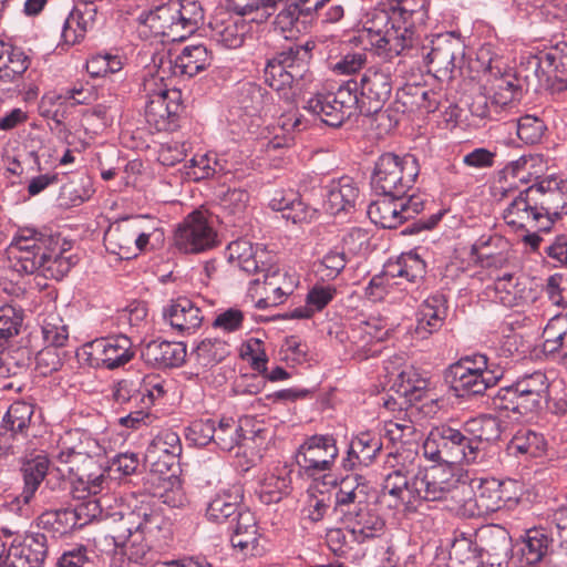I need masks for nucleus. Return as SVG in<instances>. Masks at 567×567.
<instances>
[{
  "label": "nucleus",
  "mask_w": 567,
  "mask_h": 567,
  "mask_svg": "<svg viewBox=\"0 0 567 567\" xmlns=\"http://www.w3.org/2000/svg\"><path fill=\"white\" fill-rule=\"evenodd\" d=\"M315 47L316 43L313 41H307L305 44H292L278 52L274 58L269 59V61L279 64L282 69L292 73L295 78L302 80L309 72V64Z\"/></svg>",
  "instance_id": "obj_37"
},
{
  "label": "nucleus",
  "mask_w": 567,
  "mask_h": 567,
  "mask_svg": "<svg viewBox=\"0 0 567 567\" xmlns=\"http://www.w3.org/2000/svg\"><path fill=\"white\" fill-rule=\"evenodd\" d=\"M181 454L182 442L179 435L171 429H165L159 431L150 442L144 460L152 473L176 478Z\"/></svg>",
  "instance_id": "obj_14"
},
{
  "label": "nucleus",
  "mask_w": 567,
  "mask_h": 567,
  "mask_svg": "<svg viewBox=\"0 0 567 567\" xmlns=\"http://www.w3.org/2000/svg\"><path fill=\"white\" fill-rule=\"evenodd\" d=\"M419 173L420 166L415 156L384 153L374 164L371 185L379 195L409 197L408 192L413 187Z\"/></svg>",
  "instance_id": "obj_3"
},
{
  "label": "nucleus",
  "mask_w": 567,
  "mask_h": 567,
  "mask_svg": "<svg viewBox=\"0 0 567 567\" xmlns=\"http://www.w3.org/2000/svg\"><path fill=\"white\" fill-rule=\"evenodd\" d=\"M546 449L544 436L529 429H522L513 436L508 443V451L515 456L526 455L538 457L543 455Z\"/></svg>",
  "instance_id": "obj_51"
},
{
  "label": "nucleus",
  "mask_w": 567,
  "mask_h": 567,
  "mask_svg": "<svg viewBox=\"0 0 567 567\" xmlns=\"http://www.w3.org/2000/svg\"><path fill=\"white\" fill-rule=\"evenodd\" d=\"M484 368L476 367L472 357H462L457 362L450 365L453 389L458 396L481 395L495 385L503 377L502 369L489 370L487 368L488 357H481Z\"/></svg>",
  "instance_id": "obj_10"
},
{
  "label": "nucleus",
  "mask_w": 567,
  "mask_h": 567,
  "mask_svg": "<svg viewBox=\"0 0 567 567\" xmlns=\"http://www.w3.org/2000/svg\"><path fill=\"white\" fill-rule=\"evenodd\" d=\"M78 498H83V502L78 504L72 512L76 522H79V528L87 525L94 519H103V508L101 501L97 497L79 494Z\"/></svg>",
  "instance_id": "obj_61"
},
{
  "label": "nucleus",
  "mask_w": 567,
  "mask_h": 567,
  "mask_svg": "<svg viewBox=\"0 0 567 567\" xmlns=\"http://www.w3.org/2000/svg\"><path fill=\"white\" fill-rule=\"evenodd\" d=\"M275 212H281L282 218L293 224L301 223L306 218L303 204L295 198H286L281 192H277L269 202Z\"/></svg>",
  "instance_id": "obj_56"
},
{
  "label": "nucleus",
  "mask_w": 567,
  "mask_h": 567,
  "mask_svg": "<svg viewBox=\"0 0 567 567\" xmlns=\"http://www.w3.org/2000/svg\"><path fill=\"white\" fill-rule=\"evenodd\" d=\"M244 489L240 485H234L216 494L208 503L206 516L208 520L220 524L228 523L237 512L245 507L243 503Z\"/></svg>",
  "instance_id": "obj_34"
},
{
  "label": "nucleus",
  "mask_w": 567,
  "mask_h": 567,
  "mask_svg": "<svg viewBox=\"0 0 567 567\" xmlns=\"http://www.w3.org/2000/svg\"><path fill=\"white\" fill-rule=\"evenodd\" d=\"M40 522L44 528L59 536H64L79 528V522H76L72 508L45 512L40 516Z\"/></svg>",
  "instance_id": "obj_52"
},
{
  "label": "nucleus",
  "mask_w": 567,
  "mask_h": 567,
  "mask_svg": "<svg viewBox=\"0 0 567 567\" xmlns=\"http://www.w3.org/2000/svg\"><path fill=\"white\" fill-rule=\"evenodd\" d=\"M137 533L142 536V544L152 551V544L165 542L172 535V523L163 513L148 502H141L136 505Z\"/></svg>",
  "instance_id": "obj_29"
},
{
  "label": "nucleus",
  "mask_w": 567,
  "mask_h": 567,
  "mask_svg": "<svg viewBox=\"0 0 567 567\" xmlns=\"http://www.w3.org/2000/svg\"><path fill=\"white\" fill-rule=\"evenodd\" d=\"M470 112L473 116L482 120H498L502 109L491 101L486 90H481L475 94L470 104Z\"/></svg>",
  "instance_id": "obj_63"
},
{
  "label": "nucleus",
  "mask_w": 567,
  "mask_h": 567,
  "mask_svg": "<svg viewBox=\"0 0 567 567\" xmlns=\"http://www.w3.org/2000/svg\"><path fill=\"white\" fill-rule=\"evenodd\" d=\"M333 499L331 514L338 523L368 505V485L363 476L352 475L342 478L334 487Z\"/></svg>",
  "instance_id": "obj_20"
},
{
  "label": "nucleus",
  "mask_w": 567,
  "mask_h": 567,
  "mask_svg": "<svg viewBox=\"0 0 567 567\" xmlns=\"http://www.w3.org/2000/svg\"><path fill=\"white\" fill-rule=\"evenodd\" d=\"M474 496L463 504V515L467 517H482L502 508H512L517 505L520 487L512 478L497 480L484 477L472 481Z\"/></svg>",
  "instance_id": "obj_4"
},
{
  "label": "nucleus",
  "mask_w": 567,
  "mask_h": 567,
  "mask_svg": "<svg viewBox=\"0 0 567 567\" xmlns=\"http://www.w3.org/2000/svg\"><path fill=\"white\" fill-rule=\"evenodd\" d=\"M174 243L181 251L197 254L215 246L216 233L202 212H193L176 229Z\"/></svg>",
  "instance_id": "obj_18"
},
{
  "label": "nucleus",
  "mask_w": 567,
  "mask_h": 567,
  "mask_svg": "<svg viewBox=\"0 0 567 567\" xmlns=\"http://www.w3.org/2000/svg\"><path fill=\"white\" fill-rule=\"evenodd\" d=\"M544 130V122L534 115H525L517 121V136L527 144L537 143Z\"/></svg>",
  "instance_id": "obj_64"
},
{
  "label": "nucleus",
  "mask_w": 567,
  "mask_h": 567,
  "mask_svg": "<svg viewBox=\"0 0 567 567\" xmlns=\"http://www.w3.org/2000/svg\"><path fill=\"white\" fill-rule=\"evenodd\" d=\"M384 435L392 443L408 444L415 440L417 430L410 419L390 420L384 423Z\"/></svg>",
  "instance_id": "obj_58"
},
{
  "label": "nucleus",
  "mask_w": 567,
  "mask_h": 567,
  "mask_svg": "<svg viewBox=\"0 0 567 567\" xmlns=\"http://www.w3.org/2000/svg\"><path fill=\"white\" fill-rule=\"evenodd\" d=\"M514 384L516 385L518 393L527 391L544 399H547L548 396L549 382L546 374L542 371L525 374L517 379Z\"/></svg>",
  "instance_id": "obj_62"
},
{
  "label": "nucleus",
  "mask_w": 567,
  "mask_h": 567,
  "mask_svg": "<svg viewBox=\"0 0 567 567\" xmlns=\"http://www.w3.org/2000/svg\"><path fill=\"white\" fill-rule=\"evenodd\" d=\"M337 456L336 439L329 434H316L300 445L296 462L308 475L315 476L330 470Z\"/></svg>",
  "instance_id": "obj_17"
},
{
  "label": "nucleus",
  "mask_w": 567,
  "mask_h": 567,
  "mask_svg": "<svg viewBox=\"0 0 567 567\" xmlns=\"http://www.w3.org/2000/svg\"><path fill=\"white\" fill-rule=\"evenodd\" d=\"M45 255V260H43L39 272L43 277L54 280L64 278L78 262L75 255L71 254L69 249L59 248L54 240L52 244H47Z\"/></svg>",
  "instance_id": "obj_40"
},
{
  "label": "nucleus",
  "mask_w": 567,
  "mask_h": 567,
  "mask_svg": "<svg viewBox=\"0 0 567 567\" xmlns=\"http://www.w3.org/2000/svg\"><path fill=\"white\" fill-rule=\"evenodd\" d=\"M48 538L42 533H31L19 544L13 540L9 548V567H42L48 556Z\"/></svg>",
  "instance_id": "obj_30"
},
{
  "label": "nucleus",
  "mask_w": 567,
  "mask_h": 567,
  "mask_svg": "<svg viewBox=\"0 0 567 567\" xmlns=\"http://www.w3.org/2000/svg\"><path fill=\"white\" fill-rule=\"evenodd\" d=\"M210 39L226 49H238L252 38L250 22L227 12L216 14L209 22Z\"/></svg>",
  "instance_id": "obj_23"
},
{
  "label": "nucleus",
  "mask_w": 567,
  "mask_h": 567,
  "mask_svg": "<svg viewBox=\"0 0 567 567\" xmlns=\"http://www.w3.org/2000/svg\"><path fill=\"white\" fill-rule=\"evenodd\" d=\"M163 316L173 329L181 332L194 331L199 328L203 322L200 309L187 297L173 299L171 303L164 308Z\"/></svg>",
  "instance_id": "obj_32"
},
{
  "label": "nucleus",
  "mask_w": 567,
  "mask_h": 567,
  "mask_svg": "<svg viewBox=\"0 0 567 567\" xmlns=\"http://www.w3.org/2000/svg\"><path fill=\"white\" fill-rule=\"evenodd\" d=\"M264 78L265 82L278 93L280 99L286 102H292L295 100V86L300 81L299 78H295L292 73H289L286 69H282V66L269 60L264 71Z\"/></svg>",
  "instance_id": "obj_46"
},
{
  "label": "nucleus",
  "mask_w": 567,
  "mask_h": 567,
  "mask_svg": "<svg viewBox=\"0 0 567 567\" xmlns=\"http://www.w3.org/2000/svg\"><path fill=\"white\" fill-rule=\"evenodd\" d=\"M426 266L423 259L414 252L401 255L396 261L386 265L384 275L391 278H402L411 284H419L424 279Z\"/></svg>",
  "instance_id": "obj_43"
},
{
  "label": "nucleus",
  "mask_w": 567,
  "mask_h": 567,
  "mask_svg": "<svg viewBox=\"0 0 567 567\" xmlns=\"http://www.w3.org/2000/svg\"><path fill=\"white\" fill-rule=\"evenodd\" d=\"M412 493L415 508L416 502H439L458 497L464 494V486L451 471L434 465L419 468L412 476Z\"/></svg>",
  "instance_id": "obj_9"
},
{
  "label": "nucleus",
  "mask_w": 567,
  "mask_h": 567,
  "mask_svg": "<svg viewBox=\"0 0 567 567\" xmlns=\"http://www.w3.org/2000/svg\"><path fill=\"white\" fill-rule=\"evenodd\" d=\"M402 465L390 472L383 482V493L394 498V506L403 505L406 509L413 508L412 477Z\"/></svg>",
  "instance_id": "obj_41"
},
{
  "label": "nucleus",
  "mask_w": 567,
  "mask_h": 567,
  "mask_svg": "<svg viewBox=\"0 0 567 567\" xmlns=\"http://www.w3.org/2000/svg\"><path fill=\"white\" fill-rule=\"evenodd\" d=\"M212 60V53L204 44H190L184 47L181 53L174 58L169 53L167 59H161L158 72L162 73V79L166 69L172 71L174 75L192 78L207 69Z\"/></svg>",
  "instance_id": "obj_24"
},
{
  "label": "nucleus",
  "mask_w": 567,
  "mask_h": 567,
  "mask_svg": "<svg viewBox=\"0 0 567 567\" xmlns=\"http://www.w3.org/2000/svg\"><path fill=\"white\" fill-rule=\"evenodd\" d=\"M151 234L144 233L141 221L125 218L110 225L104 235L106 249L122 259L136 257L150 243Z\"/></svg>",
  "instance_id": "obj_13"
},
{
  "label": "nucleus",
  "mask_w": 567,
  "mask_h": 567,
  "mask_svg": "<svg viewBox=\"0 0 567 567\" xmlns=\"http://www.w3.org/2000/svg\"><path fill=\"white\" fill-rule=\"evenodd\" d=\"M228 528L231 532L233 547L244 557L260 556L264 553V547L259 544L260 534L256 516L248 507H243L235 517H231Z\"/></svg>",
  "instance_id": "obj_21"
},
{
  "label": "nucleus",
  "mask_w": 567,
  "mask_h": 567,
  "mask_svg": "<svg viewBox=\"0 0 567 567\" xmlns=\"http://www.w3.org/2000/svg\"><path fill=\"white\" fill-rule=\"evenodd\" d=\"M357 544H364L384 534L385 520L370 503L339 522Z\"/></svg>",
  "instance_id": "obj_25"
},
{
  "label": "nucleus",
  "mask_w": 567,
  "mask_h": 567,
  "mask_svg": "<svg viewBox=\"0 0 567 567\" xmlns=\"http://www.w3.org/2000/svg\"><path fill=\"white\" fill-rule=\"evenodd\" d=\"M553 538L544 528L529 529L520 547V559L528 566L540 563L549 553Z\"/></svg>",
  "instance_id": "obj_48"
},
{
  "label": "nucleus",
  "mask_w": 567,
  "mask_h": 567,
  "mask_svg": "<svg viewBox=\"0 0 567 567\" xmlns=\"http://www.w3.org/2000/svg\"><path fill=\"white\" fill-rule=\"evenodd\" d=\"M487 296L493 298L505 307H514L517 305L518 296L516 290V281L512 274H505L494 281L493 287L487 288Z\"/></svg>",
  "instance_id": "obj_55"
},
{
  "label": "nucleus",
  "mask_w": 567,
  "mask_h": 567,
  "mask_svg": "<svg viewBox=\"0 0 567 567\" xmlns=\"http://www.w3.org/2000/svg\"><path fill=\"white\" fill-rule=\"evenodd\" d=\"M487 80L483 90L489 94L491 101L496 106L505 110L506 106L519 101L523 96L520 86L512 70L503 66L502 59L498 56L488 58L485 64Z\"/></svg>",
  "instance_id": "obj_16"
},
{
  "label": "nucleus",
  "mask_w": 567,
  "mask_h": 567,
  "mask_svg": "<svg viewBox=\"0 0 567 567\" xmlns=\"http://www.w3.org/2000/svg\"><path fill=\"white\" fill-rule=\"evenodd\" d=\"M382 197L372 202L368 207V215L372 223L382 228H396L423 210L421 197Z\"/></svg>",
  "instance_id": "obj_12"
},
{
  "label": "nucleus",
  "mask_w": 567,
  "mask_h": 567,
  "mask_svg": "<svg viewBox=\"0 0 567 567\" xmlns=\"http://www.w3.org/2000/svg\"><path fill=\"white\" fill-rule=\"evenodd\" d=\"M262 282L267 296L266 299L272 305L284 302L285 298L291 295L296 287L293 278L281 272L279 269L272 268L267 269V272L264 274Z\"/></svg>",
  "instance_id": "obj_50"
},
{
  "label": "nucleus",
  "mask_w": 567,
  "mask_h": 567,
  "mask_svg": "<svg viewBox=\"0 0 567 567\" xmlns=\"http://www.w3.org/2000/svg\"><path fill=\"white\" fill-rule=\"evenodd\" d=\"M537 190H532L530 186L520 190L513 200L508 204L503 213L505 223L514 230H549L551 220L548 217L542 216L537 198L534 194Z\"/></svg>",
  "instance_id": "obj_15"
},
{
  "label": "nucleus",
  "mask_w": 567,
  "mask_h": 567,
  "mask_svg": "<svg viewBox=\"0 0 567 567\" xmlns=\"http://www.w3.org/2000/svg\"><path fill=\"white\" fill-rule=\"evenodd\" d=\"M429 17L427 0H396L388 10H374L363 30L370 42L389 58L408 56L422 62L440 81L453 79L464 56L461 41L451 34H437L425 43L417 33Z\"/></svg>",
  "instance_id": "obj_1"
},
{
  "label": "nucleus",
  "mask_w": 567,
  "mask_h": 567,
  "mask_svg": "<svg viewBox=\"0 0 567 567\" xmlns=\"http://www.w3.org/2000/svg\"><path fill=\"white\" fill-rule=\"evenodd\" d=\"M462 429L476 464L484 461L486 445L497 441L503 431L502 422L491 414L471 417L463 423Z\"/></svg>",
  "instance_id": "obj_22"
},
{
  "label": "nucleus",
  "mask_w": 567,
  "mask_h": 567,
  "mask_svg": "<svg viewBox=\"0 0 567 567\" xmlns=\"http://www.w3.org/2000/svg\"><path fill=\"white\" fill-rule=\"evenodd\" d=\"M392 76L391 66L388 64L374 65L365 70L358 83L361 114L369 116L383 109L392 93Z\"/></svg>",
  "instance_id": "obj_11"
},
{
  "label": "nucleus",
  "mask_w": 567,
  "mask_h": 567,
  "mask_svg": "<svg viewBox=\"0 0 567 567\" xmlns=\"http://www.w3.org/2000/svg\"><path fill=\"white\" fill-rule=\"evenodd\" d=\"M30 59L22 49L0 45V80L12 82L19 79L29 68Z\"/></svg>",
  "instance_id": "obj_49"
},
{
  "label": "nucleus",
  "mask_w": 567,
  "mask_h": 567,
  "mask_svg": "<svg viewBox=\"0 0 567 567\" xmlns=\"http://www.w3.org/2000/svg\"><path fill=\"white\" fill-rule=\"evenodd\" d=\"M513 73L520 86L522 94L528 91L538 92L542 89L550 91L549 84L553 83V79L548 74L540 55L528 56L526 61L520 62Z\"/></svg>",
  "instance_id": "obj_35"
},
{
  "label": "nucleus",
  "mask_w": 567,
  "mask_h": 567,
  "mask_svg": "<svg viewBox=\"0 0 567 567\" xmlns=\"http://www.w3.org/2000/svg\"><path fill=\"white\" fill-rule=\"evenodd\" d=\"M205 10L198 0H168L150 11L143 22L155 35L181 41L203 24Z\"/></svg>",
  "instance_id": "obj_2"
},
{
  "label": "nucleus",
  "mask_w": 567,
  "mask_h": 567,
  "mask_svg": "<svg viewBox=\"0 0 567 567\" xmlns=\"http://www.w3.org/2000/svg\"><path fill=\"white\" fill-rule=\"evenodd\" d=\"M413 375L414 374L408 371L399 373V383H394V386H396L395 393L402 401L400 402L393 395L388 394L386 398L383 399V406L386 410H402L404 405H412L414 402L422 400L427 386V381L422 378L413 379Z\"/></svg>",
  "instance_id": "obj_33"
},
{
  "label": "nucleus",
  "mask_w": 567,
  "mask_h": 567,
  "mask_svg": "<svg viewBox=\"0 0 567 567\" xmlns=\"http://www.w3.org/2000/svg\"><path fill=\"white\" fill-rule=\"evenodd\" d=\"M138 516H136V505L126 513L114 512L105 516L107 534L116 548L127 556L130 561L146 565L152 563L155 557L154 551L142 544V536L137 533Z\"/></svg>",
  "instance_id": "obj_7"
},
{
  "label": "nucleus",
  "mask_w": 567,
  "mask_h": 567,
  "mask_svg": "<svg viewBox=\"0 0 567 567\" xmlns=\"http://www.w3.org/2000/svg\"><path fill=\"white\" fill-rule=\"evenodd\" d=\"M50 461L45 455H37L28 460L21 467L23 477V489L18 499L23 504H29L44 480L49 471Z\"/></svg>",
  "instance_id": "obj_42"
},
{
  "label": "nucleus",
  "mask_w": 567,
  "mask_h": 567,
  "mask_svg": "<svg viewBox=\"0 0 567 567\" xmlns=\"http://www.w3.org/2000/svg\"><path fill=\"white\" fill-rule=\"evenodd\" d=\"M33 412L34 408L32 404L23 401L13 402L3 416V429L14 434L23 433L30 425Z\"/></svg>",
  "instance_id": "obj_53"
},
{
  "label": "nucleus",
  "mask_w": 567,
  "mask_h": 567,
  "mask_svg": "<svg viewBox=\"0 0 567 567\" xmlns=\"http://www.w3.org/2000/svg\"><path fill=\"white\" fill-rule=\"evenodd\" d=\"M106 0H79L64 21L62 38L64 43L73 45L80 42L89 29L94 25L97 12Z\"/></svg>",
  "instance_id": "obj_28"
},
{
  "label": "nucleus",
  "mask_w": 567,
  "mask_h": 567,
  "mask_svg": "<svg viewBox=\"0 0 567 567\" xmlns=\"http://www.w3.org/2000/svg\"><path fill=\"white\" fill-rule=\"evenodd\" d=\"M446 315L442 297L427 298L416 313L415 334L424 339L427 334L439 330Z\"/></svg>",
  "instance_id": "obj_39"
},
{
  "label": "nucleus",
  "mask_w": 567,
  "mask_h": 567,
  "mask_svg": "<svg viewBox=\"0 0 567 567\" xmlns=\"http://www.w3.org/2000/svg\"><path fill=\"white\" fill-rule=\"evenodd\" d=\"M215 421L195 420L185 429V437L189 444L195 446H206L215 439Z\"/></svg>",
  "instance_id": "obj_57"
},
{
  "label": "nucleus",
  "mask_w": 567,
  "mask_h": 567,
  "mask_svg": "<svg viewBox=\"0 0 567 567\" xmlns=\"http://www.w3.org/2000/svg\"><path fill=\"white\" fill-rule=\"evenodd\" d=\"M382 449L381 440L371 432H361L349 444L347 456L342 460V467L355 471L361 466H369Z\"/></svg>",
  "instance_id": "obj_31"
},
{
  "label": "nucleus",
  "mask_w": 567,
  "mask_h": 567,
  "mask_svg": "<svg viewBox=\"0 0 567 567\" xmlns=\"http://www.w3.org/2000/svg\"><path fill=\"white\" fill-rule=\"evenodd\" d=\"M358 82L348 80L332 93H318L308 100L306 109L313 115L332 127L341 126L346 120L350 118L358 112L359 96Z\"/></svg>",
  "instance_id": "obj_6"
},
{
  "label": "nucleus",
  "mask_w": 567,
  "mask_h": 567,
  "mask_svg": "<svg viewBox=\"0 0 567 567\" xmlns=\"http://www.w3.org/2000/svg\"><path fill=\"white\" fill-rule=\"evenodd\" d=\"M249 194L245 189H228L219 196V208L223 218L233 226H237L246 217Z\"/></svg>",
  "instance_id": "obj_47"
},
{
  "label": "nucleus",
  "mask_w": 567,
  "mask_h": 567,
  "mask_svg": "<svg viewBox=\"0 0 567 567\" xmlns=\"http://www.w3.org/2000/svg\"><path fill=\"white\" fill-rule=\"evenodd\" d=\"M132 341L124 334L99 338L82 346V354L107 353L110 351L118 354H132L130 352Z\"/></svg>",
  "instance_id": "obj_54"
},
{
  "label": "nucleus",
  "mask_w": 567,
  "mask_h": 567,
  "mask_svg": "<svg viewBox=\"0 0 567 567\" xmlns=\"http://www.w3.org/2000/svg\"><path fill=\"white\" fill-rule=\"evenodd\" d=\"M249 423V420H245V423H243L233 417L220 419L218 424L215 423L216 435L214 443L223 451H233L236 446H240L247 439L245 425Z\"/></svg>",
  "instance_id": "obj_45"
},
{
  "label": "nucleus",
  "mask_w": 567,
  "mask_h": 567,
  "mask_svg": "<svg viewBox=\"0 0 567 567\" xmlns=\"http://www.w3.org/2000/svg\"><path fill=\"white\" fill-rule=\"evenodd\" d=\"M22 313L10 305L0 308V347L17 336L22 326Z\"/></svg>",
  "instance_id": "obj_59"
},
{
  "label": "nucleus",
  "mask_w": 567,
  "mask_h": 567,
  "mask_svg": "<svg viewBox=\"0 0 567 567\" xmlns=\"http://www.w3.org/2000/svg\"><path fill=\"white\" fill-rule=\"evenodd\" d=\"M123 63L117 55L110 53H97L92 55L86 62V70L93 78L105 76L122 70Z\"/></svg>",
  "instance_id": "obj_60"
},
{
  "label": "nucleus",
  "mask_w": 567,
  "mask_h": 567,
  "mask_svg": "<svg viewBox=\"0 0 567 567\" xmlns=\"http://www.w3.org/2000/svg\"><path fill=\"white\" fill-rule=\"evenodd\" d=\"M468 443L462 427L441 423L433 426L424 440L423 455L439 465L476 464Z\"/></svg>",
  "instance_id": "obj_5"
},
{
  "label": "nucleus",
  "mask_w": 567,
  "mask_h": 567,
  "mask_svg": "<svg viewBox=\"0 0 567 567\" xmlns=\"http://www.w3.org/2000/svg\"><path fill=\"white\" fill-rule=\"evenodd\" d=\"M179 91L162 90L153 95L146 105L145 117L158 132H173L178 127L182 105Z\"/></svg>",
  "instance_id": "obj_19"
},
{
  "label": "nucleus",
  "mask_w": 567,
  "mask_h": 567,
  "mask_svg": "<svg viewBox=\"0 0 567 567\" xmlns=\"http://www.w3.org/2000/svg\"><path fill=\"white\" fill-rule=\"evenodd\" d=\"M537 190L534 197L537 198L542 216L548 217L551 223L554 218L567 215V181L556 177H546L530 186Z\"/></svg>",
  "instance_id": "obj_26"
},
{
  "label": "nucleus",
  "mask_w": 567,
  "mask_h": 567,
  "mask_svg": "<svg viewBox=\"0 0 567 567\" xmlns=\"http://www.w3.org/2000/svg\"><path fill=\"white\" fill-rule=\"evenodd\" d=\"M539 55L553 79L550 92L567 91V42L557 43Z\"/></svg>",
  "instance_id": "obj_38"
},
{
  "label": "nucleus",
  "mask_w": 567,
  "mask_h": 567,
  "mask_svg": "<svg viewBox=\"0 0 567 567\" xmlns=\"http://www.w3.org/2000/svg\"><path fill=\"white\" fill-rule=\"evenodd\" d=\"M358 199V186L351 177L343 176L330 183L324 207L331 215H339L353 209Z\"/></svg>",
  "instance_id": "obj_36"
},
{
  "label": "nucleus",
  "mask_w": 567,
  "mask_h": 567,
  "mask_svg": "<svg viewBox=\"0 0 567 567\" xmlns=\"http://www.w3.org/2000/svg\"><path fill=\"white\" fill-rule=\"evenodd\" d=\"M52 241V237L35 229H21L6 250L7 266L20 276L39 272L47 257V244Z\"/></svg>",
  "instance_id": "obj_8"
},
{
  "label": "nucleus",
  "mask_w": 567,
  "mask_h": 567,
  "mask_svg": "<svg viewBox=\"0 0 567 567\" xmlns=\"http://www.w3.org/2000/svg\"><path fill=\"white\" fill-rule=\"evenodd\" d=\"M291 491L290 470L287 466L276 468V472L267 475L259 489V498L264 504L280 502Z\"/></svg>",
  "instance_id": "obj_44"
},
{
  "label": "nucleus",
  "mask_w": 567,
  "mask_h": 567,
  "mask_svg": "<svg viewBox=\"0 0 567 567\" xmlns=\"http://www.w3.org/2000/svg\"><path fill=\"white\" fill-rule=\"evenodd\" d=\"M481 555L486 554L491 566L501 567L512 553V537L506 528L497 524L482 526L475 534Z\"/></svg>",
  "instance_id": "obj_27"
}]
</instances>
